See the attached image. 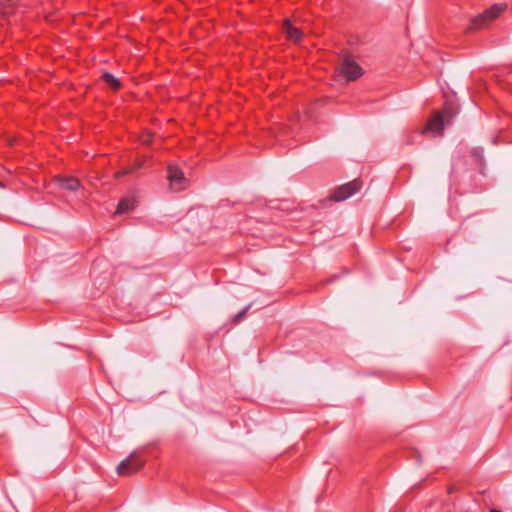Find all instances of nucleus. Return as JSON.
Segmentation results:
<instances>
[{"instance_id": "obj_11", "label": "nucleus", "mask_w": 512, "mask_h": 512, "mask_svg": "<svg viewBox=\"0 0 512 512\" xmlns=\"http://www.w3.org/2000/svg\"><path fill=\"white\" fill-rule=\"evenodd\" d=\"M144 166V161L143 160H138L136 161L133 165L129 166V167H126L118 172L115 173V177L116 178H120L122 176H125V175H128V174H131L137 170H139L140 168H142Z\"/></svg>"}, {"instance_id": "obj_8", "label": "nucleus", "mask_w": 512, "mask_h": 512, "mask_svg": "<svg viewBox=\"0 0 512 512\" xmlns=\"http://www.w3.org/2000/svg\"><path fill=\"white\" fill-rule=\"evenodd\" d=\"M135 206H136V199L134 197H125V198L121 199L120 202L118 203L115 213L116 214L126 213L128 211L133 210L135 208Z\"/></svg>"}, {"instance_id": "obj_12", "label": "nucleus", "mask_w": 512, "mask_h": 512, "mask_svg": "<svg viewBox=\"0 0 512 512\" xmlns=\"http://www.w3.org/2000/svg\"><path fill=\"white\" fill-rule=\"evenodd\" d=\"M140 141L144 145H149L153 141V135L150 132H143L140 136Z\"/></svg>"}, {"instance_id": "obj_7", "label": "nucleus", "mask_w": 512, "mask_h": 512, "mask_svg": "<svg viewBox=\"0 0 512 512\" xmlns=\"http://www.w3.org/2000/svg\"><path fill=\"white\" fill-rule=\"evenodd\" d=\"M168 179L172 184L178 185V189H182L181 185L185 181L184 173L181 169L176 166H169L168 168Z\"/></svg>"}, {"instance_id": "obj_5", "label": "nucleus", "mask_w": 512, "mask_h": 512, "mask_svg": "<svg viewBox=\"0 0 512 512\" xmlns=\"http://www.w3.org/2000/svg\"><path fill=\"white\" fill-rule=\"evenodd\" d=\"M444 128V117L442 113H435L426 123L424 128L420 130V134H425L427 132H431L434 135L440 136L442 135Z\"/></svg>"}, {"instance_id": "obj_2", "label": "nucleus", "mask_w": 512, "mask_h": 512, "mask_svg": "<svg viewBox=\"0 0 512 512\" xmlns=\"http://www.w3.org/2000/svg\"><path fill=\"white\" fill-rule=\"evenodd\" d=\"M362 188V181L360 179H354L351 182L343 184L337 187L334 192L330 195V199L335 202H340L348 199Z\"/></svg>"}, {"instance_id": "obj_10", "label": "nucleus", "mask_w": 512, "mask_h": 512, "mask_svg": "<svg viewBox=\"0 0 512 512\" xmlns=\"http://www.w3.org/2000/svg\"><path fill=\"white\" fill-rule=\"evenodd\" d=\"M101 78L112 90L116 91L120 89L121 82L113 74L105 72Z\"/></svg>"}, {"instance_id": "obj_4", "label": "nucleus", "mask_w": 512, "mask_h": 512, "mask_svg": "<svg viewBox=\"0 0 512 512\" xmlns=\"http://www.w3.org/2000/svg\"><path fill=\"white\" fill-rule=\"evenodd\" d=\"M144 466V460L137 457L134 453L123 460L117 466L119 476H130L138 472Z\"/></svg>"}, {"instance_id": "obj_15", "label": "nucleus", "mask_w": 512, "mask_h": 512, "mask_svg": "<svg viewBox=\"0 0 512 512\" xmlns=\"http://www.w3.org/2000/svg\"><path fill=\"white\" fill-rule=\"evenodd\" d=\"M455 491H456V488H455L454 486H450V487L448 488V493H450V494H451V493H453V492H455Z\"/></svg>"}, {"instance_id": "obj_14", "label": "nucleus", "mask_w": 512, "mask_h": 512, "mask_svg": "<svg viewBox=\"0 0 512 512\" xmlns=\"http://www.w3.org/2000/svg\"><path fill=\"white\" fill-rule=\"evenodd\" d=\"M412 143H413V139H412V137H411V136H408V138H407V140H406L405 144H406V145H411Z\"/></svg>"}, {"instance_id": "obj_13", "label": "nucleus", "mask_w": 512, "mask_h": 512, "mask_svg": "<svg viewBox=\"0 0 512 512\" xmlns=\"http://www.w3.org/2000/svg\"><path fill=\"white\" fill-rule=\"evenodd\" d=\"M250 305L242 309L239 313H237L233 318V323L237 324L241 321V319L246 315V313L249 311Z\"/></svg>"}, {"instance_id": "obj_9", "label": "nucleus", "mask_w": 512, "mask_h": 512, "mask_svg": "<svg viewBox=\"0 0 512 512\" xmlns=\"http://www.w3.org/2000/svg\"><path fill=\"white\" fill-rule=\"evenodd\" d=\"M58 182L61 188L69 191H76L80 187V182L75 177H61Z\"/></svg>"}, {"instance_id": "obj_1", "label": "nucleus", "mask_w": 512, "mask_h": 512, "mask_svg": "<svg viewBox=\"0 0 512 512\" xmlns=\"http://www.w3.org/2000/svg\"><path fill=\"white\" fill-rule=\"evenodd\" d=\"M337 72L347 81H354L363 75V69L349 56H344L342 58L341 64L337 68Z\"/></svg>"}, {"instance_id": "obj_6", "label": "nucleus", "mask_w": 512, "mask_h": 512, "mask_svg": "<svg viewBox=\"0 0 512 512\" xmlns=\"http://www.w3.org/2000/svg\"><path fill=\"white\" fill-rule=\"evenodd\" d=\"M283 29L287 38L294 42H299L302 39L303 33L299 28L293 27L290 19H286L283 23Z\"/></svg>"}, {"instance_id": "obj_3", "label": "nucleus", "mask_w": 512, "mask_h": 512, "mask_svg": "<svg viewBox=\"0 0 512 512\" xmlns=\"http://www.w3.org/2000/svg\"><path fill=\"white\" fill-rule=\"evenodd\" d=\"M506 9L505 5L495 4L489 9L485 10L482 14L478 15L472 20V25L475 29L483 28L488 22L495 20Z\"/></svg>"}, {"instance_id": "obj_16", "label": "nucleus", "mask_w": 512, "mask_h": 512, "mask_svg": "<svg viewBox=\"0 0 512 512\" xmlns=\"http://www.w3.org/2000/svg\"><path fill=\"white\" fill-rule=\"evenodd\" d=\"M473 154L478 156V157H480L481 156V151L479 149H476V150H474Z\"/></svg>"}]
</instances>
